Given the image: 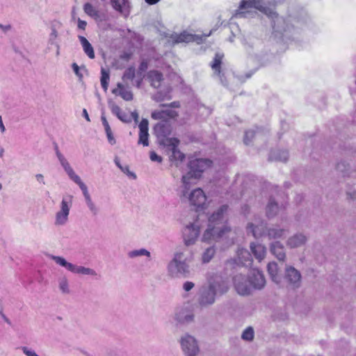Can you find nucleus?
I'll return each instance as SVG.
<instances>
[{"instance_id": "423d86ee", "label": "nucleus", "mask_w": 356, "mask_h": 356, "mask_svg": "<svg viewBox=\"0 0 356 356\" xmlns=\"http://www.w3.org/2000/svg\"><path fill=\"white\" fill-rule=\"evenodd\" d=\"M182 351L185 356H197L200 351L197 341L194 337L185 334L179 340Z\"/></svg>"}, {"instance_id": "7c9ffc66", "label": "nucleus", "mask_w": 356, "mask_h": 356, "mask_svg": "<svg viewBox=\"0 0 356 356\" xmlns=\"http://www.w3.org/2000/svg\"><path fill=\"white\" fill-rule=\"evenodd\" d=\"M114 95H120L125 101H131L133 99V94L131 90L124 88V85L121 83L117 84V88L112 90Z\"/></svg>"}, {"instance_id": "49530a36", "label": "nucleus", "mask_w": 356, "mask_h": 356, "mask_svg": "<svg viewBox=\"0 0 356 356\" xmlns=\"http://www.w3.org/2000/svg\"><path fill=\"white\" fill-rule=\"evenodd\" d=\"M101 85L103 89L106 91L108 86L109 74L104 69H102Z\"/></svg>"}, {"instance_id": "dca6fc26", "label": "nucleus", "mask_w": 356, "mask_h": 356, "mask_svg": "<svg viewBox=\"0 0 356 356\" xmlns=\"http://www.w3.org/2000/svg\"><path fill=\"white\" fill-rule=\"evenodd\" d=\"M228 210L227 205L220 206L216 211H214L209 218V222L211 224V226L223 227L227 226L225 224V215Z\"/></svg>"}, {"instance_id": "4d7b16f0", "label": "nucleus", "mask_w": 356, "mask_h": 356, "mask_svg": "<svg viewBox=\"0 0 356 356\" xmlns=\"http://www.w3.org/2000/svg\"><path fill=\"white\" fill-rule=\"evenodd\" d=\"M121 170L124 173L127 174L128 176H129V177H132L134 179L136 178V175L134 172H131L129 170V168L128 165H124L122 168H121Z\"/></svg>"}, {"instance_id": "2eb2a0df", "label": "nucleus", "mask_w": 356, "mask_h": 356, "mask_svg": "<svg viewBox=\"0 0 356 356\" xmlns=\"http://www.w3.org/2000/svg\"><path fill=\"white\" fill-rule=\"evenodd\" d=\"M285 280L292 289H297L301 284L300 273L293 266H286L285 269Z\"/></svg>"}, {"instance_id": "3c124183", "label": "nucleus", "mask_w": 356, "mask_h": 356, "mask_svg": "<svg viewBox=\"0 0 356 356\" xmlns=\"http://www.w3.org/2000/svg\"><path fill=\"white\" fill-rule=\"evenodd\" d=\"M101 120H102V124H103V126L104 127L105 132L111 131V127H110V125H109V124H108V121L106 120V116L104 115V111H102V113Z\"/></svg>"}, {"instance_id": "603ef678", "label": "nucleus", "mask_w": 356, "mask_h": 356, "mask_svg": "<svg viewBox=\"0 0 356 356\" xmlns=\"http://www.w3.org/2000/svg\"><path fill=\"white\" fill-rule=\"evenodd\" d=\"M149 158L152 161L161 163L162 157L159 156L154 151H151L149 152Z\"/></svg>"}, {"instance_id": "aec40b11", "label": "nucleus", "mask_w": 356, "mask_h": 356, "mask_svg": "<svg viewBox=\"0 0 356 356\" xmlns=\"http://www.w3.org/2000/svg\"><path fill=\"white\" fill-rule=\"evenodd\" d=\"M208 286L213 291L216 296L218 294L222 295L227 292L229 289L227 282L219 277L211 282Z\"/></svg>"}, {"instance_id": "69168bd1", "label": "nucleus", "mask_w": 356, "mask_h": 356, "mask_svg": "<svg viewBox=\"0 0 356 356\" xmlns=\"http://www.w3.org/2000/svg\"><path fill=\"white\" fill-rule=\"evenodd\" d=\"M130 117H131V119L132 118L134 119V122L136 123H138V119H139V116H138V113L136 111L132 112L131 113V116Z\"/></svg>"}, {"instance_id": "bf43d9fd", "label": "nucleus", "mask_w": 356, "mask_h": 356, "mask_svg": "<svg viewBox=\"0 0 356 356\" xmlns=\"http://www.w3.org/2000/svg\"><path fill=\"white\" fill-rule=\"evenodd\" d=\"M72 67L76 75L78 76L79 79H81L83 77V75L79 72V67L78 66V65L74 63L72 65Z\"/></svg>"}, {"instance_id": "79ce46f5", "label": "nucleus", "mask_w": 356, "mask_h": 356, "mask_svg": "<svg viewBox=\"0 0 356 356\" xmlns=\"http://www.w3.org/2000/svg\"><path fill=\"white\" fill-rule=\"evenodd\" d=\"M261 136V131L259 129L254 130H248L245 134V137L243 139L244 143L245 145H249L252 141L253 138H258Z\"/></svg>"}, {"instance_id": "2f4dec72", "label": "nucleus", "mask_w": 356, "mask_h": 356, "mask_svg": "<svg viewBox=\"0 0 356 356\" xmlns=\"http://www.w3.org/2000/svg\"><path fill=\"white\" fill-rule=\"evenodd\" d=\"M147 79L151 83V86L155 88L161 86L163 81V74L156 70L149 71L147 74Z\"/></svg>"}, {"instance_id": "a18cd8bd", "label": "nucleus", "mask_w": 356, "mask_h": 356, "mask_svg": "<svg viewBox=\"0 0 356 356\" xmlns=\"http://www.w3.org/2000/svg\"><path fill=\"white\" fill-rule=\"evenodd\" d=\"M254 332L252 327H248L244 330L241 334V338L244 341H252L254 339Z\"/></svg>"}, {"instance_id": "f704fd0d", "label": "nucleus", "mask_w": 356, "mask_h": 356, "mask_svg": "<svg viewBox=\"0 0 356 356\" xmlns=\"http://www.w3.org/2000/svg\"><path fill=\"white\" fill-rule=\"evenodd\" d=\"M50 258L55 261V263L68 271L73 273L75 264L68 262L64 257L60 256L50 255Z\"/></svg>"}, {"instance_id": "c03bdc74", "label": "nucleus", "mask_w": 356, "mask_h": 356, "mask_svg": "<svg viewBox=\"0 0 356 356\" xmlns=\"http://www.w3.org/2000/svg\"><path fill=\"white\" fill-rule=\"evenodd\" d=\"M83 10L88 15L92 17L97 18L99 17L98 10H96L94 8V6L90 3H86L84 4Z\"/></svg>"}, {"instance_id": "338daca9", "label": "nucleus", "mask_w": 356, "mask_h": 356, "mask_svg": "<svg viewBox=\"0 0 356 356\" xmlns=\"http://www.w3.org/2000/svg\"><path fill=\"white\" fill-rule=\"evenodd\" d=\"M0 29L1 30H3L4 32H6L9 30H10L11 29V26L10 25H3V24H0Z\"/></svg>"}, {"instance_id": "e2e57ef3", "label": "nucleus", "mask_w": 356, "mask_h": 356, "mask_svg": "<svg viewBox=\"0 0 356 356\" xmlns=\"http://www.w3.org/2000/svg\"><path fill=\"white\" fill-rule=\"evenodd\" d=\"M162 106H170L172 108H179L180 106V104L179 102H173L169 104H161Z\"/></svg>"}, {"instance_id": "6e6552de", "label": "nucleus", "mask_w": 356, "mask_h": 356, "mask_svg": "<svg viewBox=\"0 0 356 356\" xmlns=\"http://www.w3.org/2000/svg\"><path fill=\"white\" fill-rule=\"evenodd\" d=\"M223 58L224 54L221 52H217L215 54L212 61L211 62L210 66L213 70V76L218 78L223 86H227V81L225 72L221 70Z\"/></svg>"}, {"instance_id": "0e129e2a", "label": "nucleus", "mask_w": 356, "mask_h": 356, "mask_svg": "<svg viewBox=\"0 0 356 356\" xmlns=\"http://www.w3.org/2000/svg\"><path fill=\"white\" fill-rule=\"evenodd\" d=\"M36 180L42 184L43 185L45 184L44 178V176L42 174H37L35 175Z\"/></svg>"}, {"instance_id": "a878e982", "label": "nucleus", "mask_w": 356, "mask_h": 356, "mask_svg": "<svg viewBox=\"0 0 356 356\" xmlns=\"http://www.w3.org/2000/svg\"><path fill=\"white\" fill-rule=\"evenodd\" d=\"M108 106L113 114L117 116V118L123 122L130 123L131 118L130 115L123 112L122 109L113 101L108 102Z\"/></svg>"}, {"instance_id": "f8f14e48", "label": "nucleus", "mask_w": 356, "mask_h": 356, "mask_svg": "<svg viewBox=\"0 0 356 356\" xmlns=\"http://www.w3.org/2000/svg\"><path fill=\"white\" fill-rule=\"evenodd\" d=\"M234 287L241 296H248L252 290L248 278L242 274H237L233 278Z\"/></svg>"}, {"instance_id": "774afa93", "label": "nucleus", "mask_w": 356, "mask_h": 356, "mask_svg": "<svg viewBox=\"0 0 356 356\" xmlns=\"http://www.w3.org/2000/svg\"><path fill=\"white\" fill-rule=\"evenodd\" d=\"M83 115L88 122L90 121L89 115H88V112L86 108H83Z\"/></svg>"}, {"instance_id": "13d9d810", "label": "nucleus", "mask_w": 356, "mask_h": 356, "mask_svg": "<svg viewBox=\"0 0 356 356\" xmlns=\"http://www.w3.org/2000/svg\"><path fill=\"white\" fill-rule=\"evenodd\" d=\"M108 141L111 145H114L116 143V140L113 135L112 131L106 132Z\"/></svg>"}, {"instance_id": "39448f33", "label": "nucleus", "mask_w": 356, "mask_h": 356, "mask_svg": "<svg viewBox=\"0 0 356 356\" xmlns=\"http://www.w3.org/2000/svg\"><path fill=\"white\" fill-rule=\"evenodd\" d=\"M180 198L188 200L197 209H203L207 202V196L200 188H197L187 193L186 195H180Z\"/></svg>"}, {"instance_id": "680f3d73", "label": "nucleus", "mask_w": 356, "mask_h": 356, "mask_svg": "<svg viewBox=\"0 0 356 356\" xmlns=\"http://www.w3.org/2000/svg\"><path fill=\"white\" fill-rule=\"evenodd\" d=\"M87 26V22L81 19H78V28L82 30H85Z\"/></svg>"}, {"instance_id": "4c0bfd02", "label": "nucleus", "mask_w": 356, "mask_h": 356, "mask_svg": "<svg viewBox=\"0 0 356 356\" xmlns=\"http://www.w3.org/2000/svg\"><path fill=\"white\" fill-rule=\"evenodd\" d=\"M72 273L90 276L97 275V272L94 269L77 265H75Z\"/></svg>"}, {"instance_id": "5fc2aeb1", "label": "nucleus", "mask_w": 356, "mask_h": 356, "mask_svg": "<svg viewBox=\"0 0 356 356\" xmlns=\"http://www.w3.org/2000/svg\"><path fill=\"white\" fill-rule=\"evenodd\" d=\"M22 350L26 356H39L34 350L29 349L27 347H22Z\"/></svg>"}, {"instance_id": "0eeeda50", "label": "nucleus", "mask_w": 356, "mask_h": 356, "mask_svg": "<svg viewBox=\"0 0 356 356\" xmlns=\"http://www.w3.org/2000/svg\"><path fill=\"white\" fill-rule=\"evenodd\" d=\"M183 241L186 246L195 243L200 235V226L197 222L189 223L183 229Z\"/></svg>"}, {"instance_id": "37998d69", "label": "nucleus", "mask_w": 356, "mask_h": 356, "mask_svg": "<svg viewBox=\"0 0 356 356\" xmlns=\"http://www.w3.org/2000/svg\"><path fill=\"white\" fill-rule=\"evenodd\" d=\"M129 258H135L138 257L146 256L147 257H150L151 254L145 248H141L138 250H134L129 251L127 254Z\"/></svg>"}, {"instance_id": "f3484780", "label": "nucleus", "mask_w": 356, "mask_h": 356, "mask_svg": "<svg viewBox=\"0 0 356 356\" xmlns=\"http://www.w3.org/2000/svg\"><path fill=\"white\" fill-rule=\"evenodd\" d=\"M200 178L193 177V175L188 172L184 175L181 177V185L178 190L179 196L186 195L188 192L191 191V187L196 184V180Z\"/></svg>"}, {"instance_id": "f257e3e1", "label": "nucleus", "mask_w": 356, "mask_h": 356, "mask_svg": "<svg viewBox=\"0 0 356 356\" xmlns=\"http://www.w3.org/2000/svg\"><path fill=\"white\" fill-rule=\"evenodd\" d=\"M255 10H259L272 19V26L275 31L287 36V32L291 31L292 26L286 23L282 17H279L274 9L264 6L260 0H242L235 17L236 18L248 17L255 13Z\"/></svg>"}, {"instance_id": "473e14b6", "label": "nucleus", "mask_w": 356, "mask_h": 356, "mask_svg": "<svg viewBox=\"0 0 356 356\" xmlns=\"http://www.w3.org/2000/svg\"><path fill=\"white\" fill-rule=\"evenodd\" d=\"M281 207L273 197H270L266 206V211L268 218L275 216L280 211Z\"/></svg>"}, {"instance_id": "20e7f679", "label": "nucleus", "mask_w": 356, "mask_h": 356, "mask_svg": "<svg viewBox=\"0 0 356 356\" xmlns=\"http://www.w3.org/2000/svg\"><path fill=\"white\" fill-rule=\"evenodd\" d=\"M72 201L73 196L72 195L67 194L63 196L60 209L55 214L54 225L56 226H64L67 223Z\"/></svg>"}, {"instance_id": "cd10ccee", "label": "nucleus", "mask_w": 356, "mask_h": 356, "mask_svg": "<svg viewBox=\"0 0 356 356\" xmlns=\"http://www.w3.org/2000/svg\"><path fill=\"white\" fill-rule=\"evenodd\" d=\"M250 250L254 258L259 261H262L266 255V248L265 245L258 243H251L250 245Z\"/></svg>"}, {"instance_id": "5701e85b", "label": "nucleus", "mask_w": 356, "mask_h": 356, "mask_svg": "<svg viewBox=\"0 0 356 356\" xmlns=\"http://www.w3.org/2000/svg\"><path fill=\"white\" fill-rule=\"evenodd\" d=\"M270 253L274 255L279 261H284L286 259L285 248L280 241H275L270 244Z\"/></svg>"}, {"instance_id": "412c9836", "label": "nucleus", "mask_w": 356, "mask_h": 356, "mask_svg": "<svg viewBox=\"0 0 356 356\" xmlns=\"http://www.w3.org/2000/svg\"><path fill=\"white\" fill-rule=\"evenodd\" d=\"M336 170L341 173L343 177L356 179V168L352 169L350 163L346 161H340L338 162L336 165Z\"/></svg>"}, {"instance_id": "f03ea898", "label": "nucleus", "mask_w": 356, "mask_h": 356, "mask_svg": "<svg viewBox=\"0 0 356 356\" xmlns=\"http://www.w3.org/2000/svg\"><path fill=\"white\" fill-rule=\"evenodd\" d=\"M56 154L60 165L68 175L69 178L74 183H76L82 191L86 206L88 208L90 213L93 216H97L99 213V208L92 200L86 185L81 181L80 177L75 173L67 160L65 159L64 155L60 152L57 147L56 149Z\"/></svg>"}, {"instance_id": "c85d7f7f", "label": "nucleus", "mask_w": 356, "mask_h": 356, "mask_svg": "<svg viewBox=\"0 0 356 356\" xmlns=\"http://www.w3.org/2000/svg\"><path fill=\"white\" fill-rule=\"evenodd\" d=\"M288 230L279 226H273L266 229V235L269 239H279L285 236Z\"/></svg>"}, {"instance_id": "4be33fe9", "label": "nucleus", "mask_w": 356, "mask_h": 356, "mask_svg": "<svg viewBox=\"0 0 356 356\" xmlns=\"http://www.w3.org/2000/svg\"><path fill=\"white\" fill-rule=\"evenodd\" d=\"M307 241V236L302 233H296L290 236L286 241V245L289 248H297L305 245Z\"/></svg>"}, {"instance_id": "72a5a7b5", "label": "nucleus", "mask_w": 356, "mask_h": 356, "mask_svg": "<svg viewBox=\"0 0 356 356\" xmlns=\"http://www.w3.org/2000/svg\"><path fill=\"white\" fill-rule=\"evenodd\" d=\"M267 270L272 280L276 284L281 282V277L278 275V266L276 262H270L267 266Z\"/></svg>"}, {"instance_id": "a211bd4d", "label": "nucleus", "mask_w": 356, "mask_h": 356, "mask_svg": "<svg viewBox=\"0 0 356 356\" xmlns=\"http://www.w3.org/2000/svg\"><path fill=\"white\" fill-rule=\"evenodd\" d=\"M236 263L238 265L250 266L252 263V257L249 251L244 248H238L236 252V259L228 263Z\"/></svg>"}, {"instance_id": "a19ab883", "label": "nucleus", "mask_w": 356, "mask_h": 356, "mask_svg": "<svg viewBox=\"0 0 356 356\" xmlns=\"http://www.w3.org/2000/svg\"><path fill=\"white\" fill-rule=\"evenodd\" d=\"M58 288L62 293L69 294L70 293L69 281L65 276H63L58 278Z\"/></svg>"}, {"instance_id": "9b49d317", "label": "nucleus", "mask_w": 356, "mask_h": 356, "mask_svg": "<svg viewBox=\"0 0 356 356\" xmlns=\"http://www.w3.org/2000/svg\"><path fill=\"white\" fill-rule=\"evenodd\" d=\"M174 321L177 325H186L194 321V314L188 306H181L175 309Z\"/></svg>"}, {"instance_id": "9d476101", "label": "nucleus", "mask_w": 356, "mask_h": 356, "mask_svg": "<svg viewBox=\"0 0 356 356\" xmlns=\"http://www.w3.org/2000/svg\"><path fill=\"white\" fill-rule=\"evenodd\" d=\"M231 232V229L228 226L218 227L211 226L209 222L208 228L204 232L202 236L203 241H208L211 239H218L227 235V233Z\"/></svg>"}, {"instance_id": "09e8293b", "label": "nucleus", "mask_w": 356, "mask_h": 356, "mask_svg": "<svg viewBox=\"0 0 356 356\" xmlns=\"http://www.w3.org/2000/svg\"><path fill=\"white\" fill-rule=\"evenodd\" d=\"M136 75L135 68L134 67H130L127 68L122 76L123 81L126 80H131L133 81Z\"/></svg>"}, {"instance_id": "6e6d98bb", "label": "nucleus", "mask_w": 356, "mask_h": 356, "mask_svg": "<svg viewBox=\"0 0 356 356\" xmlns=\"http://www.w3.org/2000/svg\"><path fill=\"white\" fill-rule=\"evenodd\" d=\"M58 37V33L55 28L51 29V33L49 35V42L51 44H55V40Z\"/></svg>"}, {"instance_id": "052dcab7", "label": "nucleus", "mask_w": 356, "mask_h": 356, "mask_svg": "<svg viewBox=\"0 0 356 356\" xmlns=\"http://www.w3.org/2000/svg\"><path fill=\"white\" fill-rule=\"evenodd\" d=\"M147 63L146 61H142L140 64L138 70L140 73L144 72L147 69Z\"/></svg>"}, {"instance_id": "58836bf2", "label": "nucleus", "mask_w": 356, "mask_h": 356, "mask_svg": "<svg viewBox=\"0 0 356 356\" xmlns=\"http://www.w3.org/2000/svg\"><path fill=\"white\" fill-rule=\"evenodd\" d=\"M216 254V249L213 246H211L205 249L202 254V263L207 264L211 261Z\"/></svg>"}, {"instance_id": "c9c22d12", "label": "nucleus", "mask_w": 356, "mask_h": 356, "mask_svg": "<svg viewBox=\"0 0 356 356\" xmlns=\"http://www.w3.org/2000/svg\"><path fill=\"white\" fill-rule=\"evenodd\" d=\"M289 158V152L286 150H275L270 152L269 159L272 161H278L286 162Z\"/></svg>"}, {"instance_id": "e433bc0d", "label": "nucleus", "mask_w": 356, "mask_h": 356, "mask_svg": "<svg viewBox=\"0 0 356 356\" xmlns=\"http://www.w3.org/2000/svg\"><path fill=\"white\" fill-rule=\"evenodd\" d=\"M79 40L82 45V47L83 49V51L85 54L90 58H95V52L93 47H92L91 44L88 42V40L83 36L79 35Z\"/></svg>"}, {"instance_id": "de8ad7c7", "label": "nucleus", "mask_w": 356, "mask_h": 356, "mask_svg": "<svg viewBox=\"0 0 356 356\" xmlns=\"http://www.w3.org/2000/svg\"><path fill=\"white\" fill-rule=\"evenodd\" d=\"M111 2L115 10L122 13V8L126 6L127 0H111Z\"/></svg>"}, {"instance_id": "393cba45", "label": "nucleus", "mask_w": 356, "mask_h": 356, "mask_svg": "<svg viewBox=\"0 0 356 356\" xmlns=\"http://www.w3.org/2000/svg\"><path fill=\"white\" fill-rule=\"evenodd\" d=\"M170 38L175 43L190 42L193 41H198L201 39V38L197 35L190 34L185 31L180 34H172Z\"/></svg>"}, {"instance_id": "7ed1b4c3", "label": "nucleus", "mask_w": 356, "mask_h": 356, "mask_svg": "<svg viewBox=\"0 0 356 356\" xmlns=\"http://www.w3.org/2000/svg\"><path fill=\"white\" fill-rule=\"evenodd\" d=\"M168 274L172 278L187 277L190 274L189 266L184 259V251L174 253L173 258L167 266Z\"/></svg>"}, {"instance_id": "bb28decb", "label": "nucleus", "mask_w": 356, "mask_h": 356, "mask_svg": "<svg viewBox=\"0 0 356 356\" xmlns=\"http://www.w3.org/2000/svg\"><path fill=\"white\" fill-rule=\"evenodd\" d=\"M266 229L263 222L257 225L250 222L248 224L247 232L252 234L254 238H259L266 234Z\"/></svg>"}, {"instance_id": "ddd939ff", "label": "nucleus", "mask_w": 356, "mask_h": 356, "mask_svg": "<svg viewBox=\"0 0 356 356\" xmlns=\"http://www.w3.org/2000/svg\"><path fill=\"white\" fill-rule=\"evenodd\" d=\"M216 301V295L213 291L208 286H203L200 290L197 302L201 307H207Z\"/></svg>"}, {"instance_id": "c756f323", "label": "nucleus", "mask_w": 356, "mask_h": 356, "mask_svg": "<svg viewBox=\"0 0 356 356\" xmlns=\"http://www.w3.org/2000/svg\"><path fill=\"white\" fill-rule=\"evenodd\" d=\"M152 118L154 120H167L170 118H175L178 116V113L175 111L165 110V111H154L152 113Z\"/></svg>"}, {"instance_id": "8fccbe9b", "label": "nucleus", "mask_w": 356, "mask_h": 356, "mask_svg": "<svg viewBox=\"0 0 356 356\" xmlns=\"http://www.w3.org/2000/svg\"><path fill=\"white\" fill-rule=\"evenodd\" d=\"M347 198L356 204V190L350 188L346 191Z\"/></svg>"}, {"instance_id": "b1692460", "label": "nucleus", "mask_w": 356, "mask_h": 356, "mask_svg": "<svg viewBox=\"0 0 356 356\" xmlns=\"http://www.w3.org/2000/svg\"><path fill=\"white\" fill-rule=\"evenodd\" d=\"M138 127L140 131L138 144L147 147L149 145L148 120L143 119Z\"/></svg>"}, {"instance_id": "ea45409f", "label": "nucleus", "mask_w": 356, "mask_h": 356, "mask_svg": "<svg viewBox=\"0 0 356 356\" xmlns=\"http://www.w3.org/2000/svg\"><path fill=\"white\" fill-rule=\"evenodd\" d=\"M154 131L158 136H165L170 133V128L166 122H161L155 125Z\"/></svg>"}, {"instance_id": "864d4df0", "label": "nucleus", "mask_w": 356, "mask_h": 356, "mask_svg": "<svg viewBox=\"0 0 356 356\" xmlns=\"http://www.w3.org/2000/svg\"><path fill=\"white\" fill-rule=\"evenodd\" d=\"M195 286V284L190 281H186L183 284V289L188 292L192 290Z\"/></svg>"}, {"instance_id": "1a4fd4ad", "label": "nucleus", "mask_w": 356, "mask_h": 356, "mask_svg": "<svg viewBox=\"0 0 356 356\" xmlns=\"http://www.w3.org/2000/svg\"><path fill=\"white\" fill-rule=\"evenodd\" d=\"M211 165V161L206 159H191L188 167V172L193 175L195 177L200 178L202 172L209 168Z\"/></svg>"}, {"instance_id": "6ab92c4d", "label": "nucleus", "mask_w": 356, "mask_h": 356, "mask_svg": "<svg viewBox=\"0 0 356 356\" xmlns=\"http://www.w3.org/2000/svg\"><path fill=\"white\" fill-rule=\"evenodd\" d=\"M179 140L176 138H168L165 145L170 147V149L172 152L170 159L176 161H183L185 159V155L177 149Z\"/></svg>"}, {"instance_id": "4468645a", "label": "nucleus", "mask_w": 356, "mask_h": 356, "mask_svg": "<svg viewBox=\"0 0 356 356\" xmlns=\"http://www.w3.org/2000/svg\"><path fill=\"white\" fill-rule=\"evenodd\" d=\"M248 278L252 290H261L266 285L265 277L259 269L254 268L251 270Z\"/></svg>"}]
</instances>
